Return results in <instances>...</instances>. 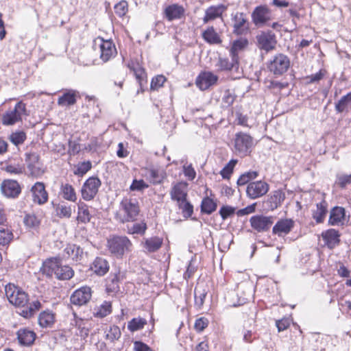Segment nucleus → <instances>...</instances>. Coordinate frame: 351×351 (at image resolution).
Here are the masks:
<instances>
[{"label": "nucleus", "instance_id": "nucleus-1", "mask_svg": "<svg viewBox=\"0 0 351 351\" xmlns=\"http://www.w3.org/2000/svg\"><path fill=\"white\" fill-rule=\"evenodd\" d=\"M5 292L9 302L21 308L19 314L26 319L32 317L41 307L38 300L29 303L27 293L14 284L5 285Z\"/></svg>", "mask_w": 351, "mask_h": 351}, {"label": "nucleus", "instance_id": "nucleus-2", "mask_svg": "<svg viewBox=\"0 0 351 351\" xmlns=\"http://www.w3.org/2000/svg\"><path fill=\"white\" fill-rule=\"evenodd\" d=\"M41 269L43 273L49 277L54 274L58 279L64 280L71 278L74 274L72 268L68 265H62L58 258L46 260Z\"/></svg>", "mask_w": 351, "mask_h": 351}, {"label": "nucleus", "instance_id": "nucleus-3", "mask_svg": "<svg viewBox=\"0 0 351 351\" xmlns=\"http://www.w3.org/2000/svg\"><path fill=\"white\" fill-rule=\"evenodd\" d=\"M140 213L138 202L134 198H123L116 213V219L121 223L134 221Z\"/></svg>", "mask_w": 351, "mask_h": 351}, {"label": "nucleus", "instance_id": "nucleus-4", "mask_svg": "<svg viewBox=\"0 0 351 351\" xmlns=\"http://www.w3.org/2000/svg\"><path fill=\"white\" fill-rule=\"evenodd\" d=\"M132 243L125 236H114L108 240L110 252L117 258H121L125 252L130 251Z\"/></svg>", "mask_w": 351, "mask_h": 351}, {"label": "nucleus", "instance_id": "nucleus-5", "mask_svg": "<svg viewBox=\"0 0 351 351\" xmlns=\"http://www.w3.org/2000/svg\"><path fill=\"white\" fill-rule=\"evenodd\" d=\"M26 105L22 101L16 104L13 109H10L4 113L1 118V123L4 125H12L17 122L22 121V117L27 115Z\"/></svg>", "mask_w": 351, "mask_h": 351}, {"label": "nucleus", "instance_id": "nucleus-6", "mask_svg": "<svg viewBox=\"0 0 351 351\" xmlns=\"http://www.w3.org/2000/svg\"><path fill=\"white\" fill-rule=\"evenodd\" d=\"M291 65L290 58L285 54H276L268 63V69L275 75H282L286 73Z\"/></svg>", "mask_w": 351, "mask_h": 351}, {"label": "nucleus", "instance_id": "nucleus-7", "mask_svg": "<svg viewBox=\"0 0 351 351\" xmlns=\"http://www.w3.org/2000/svg\"><path fill=\"white\" fill-rule=\"evenodd\" d=\"M253 145V138L251 136L243 132H238L234 138V151L241 157L245 156L251 152Z\"/></svg>", "mask_w": 351, "mask_h": 351}, {"label": "nucleus", "instance_id": "nucleus-8", "mask_svg": "<svg viewBox=\"0 0 351 351\" xmlns=\"http://www.w3.org/2000/svg\"><path fill=\"white\" fill-rule=\"evenodd\" d=\"M95 42L99 43L100 58L103 62H106L117 56V48L111 40H104L102 37L98 36Z\"/></svg>", "mask_w": 351, "mask_h": 351}, {"label": "nucleus", "instance_id": "nucleus-9", "mask_svg": "<svg viewBox=\"0 0 351 351\" xmlns=\"http://www.w3.org/2000/svg\"><path fill=\"white\" fill-rule=\"evenodd\" d=\"M101 181L96 177L89 178L83 184L81 193L82 198L86 201L93 199L98 192Z\"/></svg>", "mask_w": 351, "mask_h": 351}, {"label": "nucleus", "instance_id": "nucleus-10", "mask_svg": "<svg viewBox=\"0 0 351 351\" xmlns=\"http://www.w3.org/2000/svg\"><path fill=\"white\" fill-rule=\"evenodd\" d=\"M256 40L258 48L267 52L274 49L277 43L276 35L271 31L262 32Z\"/></svg>", "mask_w": 351, "mask_h": 351}, {"label": "nucleus", "instance_id": "nucleus-11", "mask_svg": "<svg viewBox=\"0 0 351 351\" xmlns=\"http://www.w3.org/2000/svg\"><path fill=\"white\" fill-rule=\"evenodd\" d=\"M271 19V11L266 5L256 7L252 13V20L256 25L265 24Z\"/></svg>", "mask_w": 351, "mask_h": 351}, {"label": "nucleus", "instance_id": "nucleus-12", "mask_svg": "<svg viewBox=\"0 0 351 351\" xmlns=\"http://www.w3.org/2000/svg\"><path fill=\"white\" fill-rule=\"evenodd\" d=\"M25 161L27 167L31 175L34 177H39L44 173L42 164L40 162V156L36 153L26 154Z\"/></svg>", "mask_w": 351, "mask_h": 351}, {"label": "nucleus", "instance_id": "nucleus-13", "mask_svg": "<svg viewBox=\"0 0 351 351\" xmlns=\"http://www.w3.org/2000/svg\"><path fill=\"white\" fill-rule=\"evenodd\" d=\"M269 191V184L263 181L252 182L248 184L246 189L247 196L251 199H256L265 195Z\"/></svg>", "mask_w": 351, "mask_h": 351}, {"label": "nucleus", "instance_id": "nucleus-14", "mask_svg": "<svg viewBox=\"0 0 351 351\" xmlns=\"http://www.w3.org/2000/svg\"><path fill=\"white\" fill-rule=\"evenodd\" d=\"M250 222L253 229L261 232L269 230L274 223V220L272 217L254 215L250 218Z\"/></svg>", "mask_w": 351, "mask_h": 351}, {"label": "nucleus", "instance_id": "nucleus-15", "mask_svg": "<svg viewBox=\"0 0 351 351\" xmlns=\"http://www.w3.org/2000/svg\"><path fill=\"white\" fill-rule=\"evenodd\" d=\"M248 45L249 42L246 38L240 37L232 40L228 48L230 58L239 62V54L247 49Z\"/></svg>", "mask_w": 351, "mask_h": 351}, {"label": "nucleus", "instance_id": "nucleus-16", "mask_svg": "<svg viewBox=\"0 0 351 351\" xmlns=\"http://www.w3.org/2000/svg\"><path fill=\"white\" fill-rule=\"evenodd\" d=\"M91 296V289L89 287H82L73 292L70 300L73 304L82 306L90 300Z\"/></svg>", "mask_w": 351, "mask_h": 351}, {"label": "nucleus", "instance_id": "nucleus-17", "mask_svg": "<svg viewBox=\"0 0 351 351\" xmlns=\"http://www.w3.org/2000/svg\"><path fill=\"white\" fill-rule=\"evenodd\" d=\"M226 10L227 6L223 4L209 6L205 10L204 16L202 18L203 23L206 24L217 19H222L223 14Z\"/></svg>", "mask_w": 351, "mask_h": 351}, {"label": "nucleus", "instance_id": "nucleus-18", "mask_svg": "<svg viewBox=\"0 0 351 351\" xmlns=\"http://www.w3.org/2000/svg\"><path fill=\"white\" fill-rule=\"evenodd\" d=\"M233 34L237 36L244 34L249 29L246 16L243 12H237L232 18Z\"/></svg>", "mask_w": 351, "mask_h": 351}, {"label": "nucleus", "instance_id": "nucleus-19", "mask_svg": "<svg viewBox=\"0 0 351 351\" xmlns=\"http://www.w3.org/2000/svg\"><path fill=\"white\" fill-rule=\"evenodd\" d=\"M1 189L2 193L9 198H16L21 192L19 184L14 180H4L1 183Z\"/></svg>", "mask_w": 351, "mask_h": 351}, {"label": "nucleus", "instance_id": "nucleus-20", "mask_svg": "<svg viewBox=\"0 0 351 351\" xmlns=\"http://www.w3.org/2000/svg\"><path fill=\"white\" fill-rule=\"evenodd\" d=\"M217 75L210 71H202L195 80V84L199 88H210L216 84Z\"/></svg>", "mask_w": 351, "mask_h": 351}, {"label": "nucleus", "instance_id": "nucleus-21", "mask_svg": "<svg viewBox=\"0 0 351 351\" xmlns=\"http://www.w3.org/2000/svg\"><path fill=\"white\" fill-rule=\"evenodd\" d=\"M33 200L39 205L44 204L48 200V193L43 182H37L32 187Z\"/></svg>", "mask_w": 351, "mask_h": 351}, {"label": "nucleus", "instance_id": "nucleus-22", "mask_svg": "<svg viewBox=\"0 0 351 351\" xmlns=\"http://www.w3.org/2000/svg\"><path fill=\"white\" fill-rule=\"evenodd\" d=\"M184 13V7L177 3L169 5L164 10L165 17L169 21L182 19Z\"/></svg>", "mask_w": 351, "mask_h": 351}, {"label": "nucleus", "instance_id": "nucleus-23", "mask_svg": "<svg viewBox=\"0 0 351 351\" xmlns=\"http://www.w3.org/2000/svg\"><path fill=\"white\" fill-rule=\"evenodd\" d=\"M202 37L209 45H221V36L213 26H208L202 32Z\"/></svg>", "mask_w": 351, "mask_h": 351}, {"label": "nucleus", "instance_id": "nucleus-24", "mask_svg": "<svg viewBox=\"0 0 351 351\" xmlns=\"http://www.w3.org/2000/svg\"><path fill=\"white\" fill-rule=\"evenodd\" d=\"M294 226V221L291 219L279 220L273 227L272 232L279 237L287 234Z\"/></svg>", "mask_w": 351, "mask_h": 351}, {"label": "nucleus", "instance_id": "nucleus-25", "mask_svg": "<svg viewBox=\"0 0 351 351\" xmlns=\"http://www.w3.org/2000/svg\"><path fill=\"white\" fill-rule=\"evenodd\" d=\"M16 335L19 343L24 346H31L36 337V333L28 328L19 329Z\"/></svg>", "mask_w": 351, "mask_h": 351}, {"label": "nucleus", "instance_id": "nucleus-26", "mask_svg": "<svg viewBox=\"0 0 351 351\" xmlns=\"http://www.w3.org/2000/svg\"><path fill=\"white\" fill-rule=\"evenodd\" d=\"M170 195L171 199L176 201L178 204L186 200L187 197L186 184L182 182L177 183L172 188Z\"/></svg>", "mask_w": 351, "mask_h": 351}, {"label": "nucleus", "instance_id": "nucleus-27", "mask_svg": "<svg viewBox=\"0 0 351 351\" xmlns=\"http://www.w3.org/2000/svg\"><path fill=\"white\" fill-rule=\"evenodd\" d=\"M91 270L98 276H104L109 270L108 262L104 258L97 257L90 266Z\"/></svg>", "mask_w": 351, "mask_h": 351}, {"label": "nucleus", "instance_id": "nucleus-28", "mask_svg": "<svg viewBox=\"0 0 351 351\" xmlns=\"http://www.w3.org/2000/svg\"><path fill=\"white\" fill-rule=\"evenodd\" d=\"M346 221V210L341 206H335L330 210V225H343Z\"/></svg>", "mask_w": 351, "mask_h": 351}, {"label": "nucleus", "instance_id": "nucleus-29", "mask_svg": "<svg viewBox=\"0 0 351 351\" xmlns=\"http://www.w3.org/2000/svg\"><path fill=\"white\" fill-rule=\"evenodd\" d=\"M162 244V239L158 237H153L151 238L145 239L143 243V247L148 252H154L158 250Z\"/></svg>", "mask_w": 351, "mask_h": 351}, {"label": "nucleus", "instance_id": "nucleus-30", "mask_svg": "<svg viewBox=\"0 0 351 351\" xmlns=\"http://www.w3.org/2000/svg\"><path fill=\"white\" fill-rule=\"evenodd\" d=\"M64 252L68 258L77 261H80L83 255V249L75 244H69L65 247Z\"/></svg>", "mask_w": 351, "mask_h": 351}, {"label": "nucleus", "instance_id": "nucleus-31", "mask_svg": "<svg viewBox=\"0 0 351 351\" xmlns=\"http://www.w3.org/2000/svg\"><path fill=\"white\" fill-rule=\"evenodd\" d=\"M90 219L91 215L88 206L83 202L79 203L77 220L79 222L87 223L90 221Z\"/></svg>", "mask_w": 351, "mask_h": 351}, {"label": "nucleus", "instance_id": "nucleus-32", "mask_svg": "<svg viewBox=\"0 0 351 351\" xmlns=\"http://www.w3.org/2000/svg\"><path fill=\"white\" fill-rule=\"evenodd\" d=\"M327 213L326 203L324 202L317 204L316 209L313 210L312 216L316 223H321L324 222Z\"/></svg>", "mask_w": 351, "mask_h": 351}, {"label": "nucleus", "instance_id": "nucleus-33", "mask_svg": "<svg viewBox=\"0 0 351 351\" xmlns=\"http://www.w3.org/2000/svg\"><path fill=\"white\" fill-rule=\"evenodd\" d=\"M111 311V302L104 301L99 306L94 308L93 315L95 317L103 318L109 315Z\"/></svg>", "mask_w": 351, "mask_h": 351}, {"label": "nucleus", "instance_id": "nucleus-34", "mask_svg": "<svg viewBox=\"0 0 351 351\" xmlns=\"http://www.w3.org/2000/svg\"><path fill=\"white\" fill-rule=\"evenodd\" d=\"M54 322V315L51 311H43L38 316V324L43 328L51 326Z\"/></svg>", "mask_w": 351, "mask_h": 351}, {"label": "nucleus", "instance_id": "nucleus-35", "mask_svg": "<svg viewBox=\"0 0 351 351\" xmlns=\"http://www.w3.org/2000/svg\"><path fill=\"white\" fill-rule=\"evenodd\" d=\"M219 68L223 71H231L233 69H237L239 66V62L234 59L230 60L227 58H219L218 64Z\"/></svg>", "mask_w": 351, "mask_h": 351}, {"label": "nucleus", "instance_id": "nucleus-36", "mask_svg": "<svg viewBox=\"0 0 351 351\" xmlns=\"http://www.w3.org/2000/svg\"><path fill=\"white\" fill-rule=\"evenodd\" d=\"M76 102V93L68 91L59 97L58 103L62 106L73 105Z\"/></svg>", "mask_w": 351, "mask_h": 351}, {"label": "nucleus", "instance_id": "nucleus-37", "mask_svg": "<svg viewBox=\"0 0 351 351\" xmlns=\"http://www.w3.org/2000/svg\"><path fill=\"white\" fill-rule=\"evenodd\" d=\"M56 215L60 218H70L72 215V208L71 206L66 203H60L55 206Z\"/></svg>", "mask_w": 351, "mask_h": 351}, {"label": "nucleus", "instance_id": "nucleus-38", "mask_svg": "<svg viewBox=\"0 0 351 351\" xmlns=\"http://www.w3.org/2000/svg\"><path fill=\"white\" fill-rule=\"evenodd\" d=\"M147 177L154 184H160L165 178V173L160 169H150L147 171Z\"/></svg>", "mask_w": 351, "mask_h": 351}, {"label": "nucleus", "instance_id": "nucleus-39", "mask_svg": "<svg viewBox=\"0 0 351 351\" xmlns=\"http://www.w3.org/2000/svg\"><path fill=\"white\" fill-rule=\"evenodd\" d=\"M217 204L211 198L206 197L202 199L201 204L202 213L210 215L217 209Z\"/></svg>", "mask_w": 351, "mask_h": 351}, {"label": "nucleus", "instance_id": "nucleus-40", "mask_svg": "<svg viewBox=\"0 0 351 351\" xmlns=\"http://www.w3.org/2000/svg\"><path fill=\"white\" fill-rule=\"evenodd\" d=\"M61 191L64 199L73 202L76 201V193L74 188L71 184H62L61 186Z\"/></svg>", "mask_w": 351, "mask_h": 351}, {"label": "nucleus", "instance_id": "nucleus-41", "mask_svg": "<svg viewBox=\"0 0 351 351\" xmlns=\"http://www.w3.org/2000/svg\"><path fill=\"white\" fill-rule=\"evenodd\" d=\"M147 324V320L142 317H134L128 324V328L131 332H135L143 329Z\"/></svg>", "mask_w": 351, "mask_h": 351}, {"label": "nucleus", "instance_id": "nucleus-42", "mask_svg": "<svg viewBox=\"0 0 351 351\" xmlns=\"http://www.w3.org/2000/svg\"><path fill=\"white\" fill-rule=\"evenodd\" d=\"M206 294H207V292L206 291V290L204 289H202V287L200 286H197L195 288V291H194L195 304L197 308H200L203 306Z\"/></svg>", "mask_w": 351, "mask_h": 351}, {"label": "nucleus", "instance_id": "nucleus-43", "mask_svg": "<svg viewBox=\"0 0 351 351\" xmlns=\"http://www.w3.org/2000/svg\"><path fill=\"white\" fill-rule=\"evenodd\" d=\"M147 230V224L144 221L140 223H136L132 224L131 226L127 227V232L131 234H145Z\"/></svg>", "mask_w": 351, "mask_h": 351}, {"label": "nucleus", "instance_id": "nucleus-44", "mask_svg": "<svg viewBox=\"0 0 351 351\" xmlns=\"http://www.w3.org/2000/svg\"><path fill=\"white\" fill-rule=\"evenodd\" d=\"M258 175V172L255 171L245 172L240 176L237 180V184L243 186L247 184L250 180L255 179Z\"/></svg>", "mask_w": 351, "mask_h": 351}, {"label": "nucleus", "instance_id": "nucleus-45", "mask_svg": "<svg viewBox=\"0 0 351 351\" xmlns=\"http://www.w3.org/2000/svg\"><path fill=\"white\" fill-rule=\"evenodd\" d=\"M285 199V193L281 191L278 190L274 191L273 195H271L270 197L272 208H277L279 206L281 205Z\"/></svg>", "mask_w": 351, "mask_h": 351}, {"label": "nucleus", "instance_id": "nucleus-46", "mask_svg": "<svg viewBox=\"0 0 351 351\" xmlns=\"http://www.w3.org/2000/svg\"><path fill=\"white\" fill-rule=\"evenodd\" d=\"M13 239V234L8 228H0V245H8Z\"/></svg>", "mask_w": 351, "mask_h": 351}, {"label": "nucleus", "instance_id": "nucleus-47", "mask_svg": "<svg viewBox=\"0 0 351 351\" xmlns=\"http://www.w3.org/2000/svg\"><path fill=\"white\" fill-rule=\"evenodd\" d=\"M237 162V160L232 159L228 164L221 170L220 175L223 179H229L233 172L234 166Z\"/></svg>", "mask_w": 351, "mask_h": 351}, {"label": "nucleus", "instance_id": "nucleus-48", "mask_svg": "<svg viewBox=\"0 0 351 351\" xmlns=\"http://www.w3.org/2000/svg\"><path fill=\"white\" fill-rule=\"evenodd\" d=\"M178 206L179 208L182 210L184 217L189 218L192 215L193 206L190 202H187L186 199L178 203Z\"/></svg>", "mask_w": 351, "mask_h": 351}, {"label": "nucleus", "instance_id": "nucleus-49", "mask_svg": "<svg viewBox=\"0 0 351 351\" xmlns=\"http://www.w3.org/2000/svg\"><path fill=\"white\" fill-rule=\"evenodd\" d=\"M133 74L140 88H143L144 86H147V74L145 69L141 71H136V72L134 73Z\"/></svg>", "mask_w": 351, "mask_h": 351}, {"label": "nucleus", "instance_id": "nucleus-50", "mask_svg": "<svg viewBox=\"0 0 351 351\" xmlns=\"http://www.w3.org/2000/svg\"><path fill=\"white\" fill-rule=\"evenodd\" d=\"M114 12L119 17H123L128 12V4L126 1H121L114 7Z\"/></svg>", "mask_w": 351, "mask_h": 351}, {"label": "nucleus", "instance_id": "nucleus-51", "mask_svg": "<svg viewBox=\"0 0 351 351\" xmlns=\"http://www.w3.org/2000/svg\"><path fill=\"white\" fill-rule=\"evenodd\" d=\"M92 167L90 162H82L79 163L75 169L74 170V174L79 176H82L86 173Z\"/></svg>", "mask_w": 351, "mask_h": 351}, {"label": "nucleus", "instance_id": "nucleus-52", "mask_svg": "<svg viewBox=\"0 0 351 351\" xmlns=\"http://www.w3.org/2000/svg\"><path fill=\"white\" fill-rule=\"evenodd\" d=\"M351 184V175L337 174L335 184L341 188H345L347 185Z\"/></svg>", "mask_w": 351, "mask_h": 351}, {"label": "nucleus", "instance_id": "nucleus-53", "mask_svg": "<svg viewBox=\"0 0 351 351\" xmlns=\"http://www.w3.org/2000/svg\"><path fill=\"white\" fill-rule=\"evenodd\" d=\"M121 335L120 328L117 326H110L108 333L106 334V339L110 341L114 342L118 340Z\"/></svg>", "mask_w": 351, "mask_h": 351}, {"label": "nucleus", "instance_id": "nucleus-54", "mask_svg": "<svg viewBox=\"0 0 351 351\" xmlns=\"http://www.w3.org/2000/svg\"><path fill=\"white\" fill-rule=\"evenodd\" d=\"M26 139V134L23 131L12 133L10 136V141L15 145L23 143Z\"/></svg>", "mask_w": 351, "mask_h": 351}, {"label": "nucleus", "instance_id": "nucleus-55", "mask_svg": "<svg viewBox=\"0 0 351 351\" xmlns=\"http://www.w3.org/2000/svg\"><path fill=\"white\" fill-rule=\"evenodd\" d=\"M128 67L133 73L136 72V71L145 69L142 60L138 59H131L128 63Z\"/></svg>", "mask_w": 351, "mask_h": 351}, {"label": "nucleus", "instance_id": "nucleus-56", "mask_svg": "<svg viewBox=\"0 0 351 351\" xmlns=\"http://www.w3.org/2000/svg\"><path fill=\"white\" fill-rule=\"evenodd\" d=\"M166 82L167 77L165 75H157L152 78L150 88H160L165 85Z\"/></svg>", "mask_w": 351, "mask_h": 351}, {"label": "nucleus", "instance_id": "nucleus-57", "mask_svg": "<svg viewBox=\"0 0 351 351\" xmlns=\"http://www.w3.org/2000/svg\"><path fill=\"white\" fill-rule=\"evenodd\" d=\"M326 71L319 70V72L310 76H306L304 80L306 84H313L321 80L326 74Z\"/></svg>", "mask_w": 351, "mask_h": 351}, {"label": "nucleus", "instance_id": "nucleus-58", "mask_svg": "<svg viewBox=\"0 0 351 351\" xmlns=\"http://www.w3.org/2000/svg\"><path fill=\"white\" fill-rule=\"evenodd\" d=\"M351 102V92L347 95L343 96L336 105V109L338 112H342L346 108L348 104Z\"/></svg>", "mask_w": 351, "mask_h": 351}, {"label": "nucleus", "instance_id": "nucleus-59", "mask_svg": "<svg viewBox=\"0 0 351 351\" xmlns=\"http://www.w3.org/2000/svg\"><path fill=\"white\" fill-rule=\"evenodd\" d=\"M236 121L237 124L245 127H248L247 120L248 117L247 114H243L241 109H237L235 111Z\"/></svg>", "mask_w": 351, "mask_h": 351}, {"label": "nucleus", "instance_id": "nucleus-60", "mask_svg": "<svg viewBox=\"0 0 351 351\" xmlns=\"http://www.w3.org/2000/svg\"><path fill=\"white\" fill-rule=\"evenodd\" d=\"M235 95L233 92H231L230 89H226L223 92V95L222 97V101L224 103L225 105L227 106H230L232 104L235 99Z\"/></svg>", "mask_w": 351, "mask_h": 351}, {"label": "nucleus", "instance_id": "nucleus-61", "mask_svg": "<svg viewBox=\"0 0 351 351\" xmlns=\"http://www.w3.org/2000/svg\"><path fill=\"white\" fill-rule=\"evenodd\" d=\"M24 223L28 227L34 228L39 225L40 221L34 215H27L24 218Z\"/></svg>", "mask_w": 351, "mask_h": 351}, {"label": "nucleus", "instance_id": "nucleus-62", "mask_svg": "<svg viewBox=\"0 0 351 351\" xmlns=\"http://www.w3.org/2000/svg\"><path fill=\"white\" fill-rule=\"evenodd\" d=\"M235 212V208L229 206H223L219 210V214L223 220L232 216Z\"/></svg>", "mask_w": 351, "mask_h": 351}, {"label": "nucleus", "instance_id": "nucleus-63", "mask_svg": "<svg viewBox=\"0 0 351 351\" xmlns=\"http://www.w3.org/2000/svg\"><path fill=\"white\" fill-rule=\"evenodd\" d=\"M318 245L321 247H329V230L323 232L318 237Z\"/></svg>", "mask_w": 351, "mask_h": 351}, {"label": "nucleus", "instance_id": "nucleus-64", "mask_svg": "<svg viewBox=\"0 0 351 351\" xmlns=\"http://www.w3.org/2000/svg\"><path fill=\"white\" fill-rule=\"evenodd\" d=\"M341 234L339 230L330 228V248L337 245L340 243Z\"/></svg>", "mask_w": 351, "mask_h": 351}]
</instances>
